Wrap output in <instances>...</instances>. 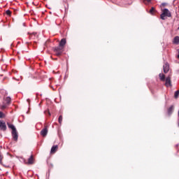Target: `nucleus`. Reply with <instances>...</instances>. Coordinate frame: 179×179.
<instances>
[{
	"label": "nucleus",
	"instance_id": "1",
	"mask_svg": "<svg viewBox=\"0 0 179 179\" xmlns=\"http://www.w3.org/2000/svg\"><path fill=\"white\" fill-rule=\"evenodd\" d=\"M162 13L161 14L160 17L162 20H166V16L167 17H171V13L170 12V10H169V9H162Z\"/></svg>",
	"mask_w": 179,
	"mask_h": 179
},
{
	"label": "nucleus",
	"instance_id": "2",
	"mask_svg": "<svg viewBox=\"0 0 179 179\" xmlns=\"http://www.w3.org/2000/svg\"><path fill=\"white\" fill-rule=\"evenodd\" d=\"M53 51L56 57H61V55H62V52H64V48H61V46H57L53 48Z\"/></svg>",
	"mask_w": 179,
	"mask_h": 179
},
{
	"label": "nucleus",
	"instance_id": "3",
	"mask_svg": "<svg viewBox=\"0 0 179 179\" xmlns=\"http://www.w3.org/2000/svg\"><path fill=\"white\" fill-rule=\"evenodd\" d=\"M165 86L166 87H171V76H169L165 79Z\"/></svg>",
	"mask_w": 179,
	"mask_h": 179
},
{
	"label": "nucleus",
	"instance_id": "4",
	"mask_svg": "<svg viewBox=\"0 0 179 179\" xmlns=\"http://www.w3.org/2000/svg\"><path fill=\"white\" fill-rule=\"evenodd\" d=\"M47 134H48V126H45L41 131V135L43 136V138H45V136H47Z\"/></svg>",
	"mask_w": 179,
	"mask_h": 179
},
{
	"label": "nucleus",
	"instance_id": "5",
	"mask_svg": "<svg viewBox=\"0 0 179 179\" xmlns=\"http://www.w3.org/2000/svg\"><path fill=\"white\" fill-rule=\"evenodd\" d=\"M11 135L13 136V141L17 142V139L19 138V134H17V130H15L14 131H11Z\"/></svg>",
	"mask_w": 179,
	"mask_h": 179
},
{
	"label": "nucleus",
	"instance_id": "6",
	"mask_svg": "<svg viewBox=\"0 0 179 179\" xmlns=\"http://www.w3.org/2000/svg\"><path fill=\"white\" fill-rule=\"evenodd\" d=\"M0 129L1 131H6V123L3 120H0Z\"/></svg>",
	"mask_w": 179,
	"mask_h": 179
},
{
	"label": "nucleus",
	"instance_id": "7",
	"mask_svg": "<svg viewBox=\"0 0 179 179\" xmlns=\"http://www.w3.org/2000/svg\"><path fill=\"white\" fill-rule=\"evenodd\" d=\"M66 44V39L62 38L59 43V47H61L62 48H65Z\"/></svg>",
	"mask_w": 179,
	"mask_h": 179
},
{
	"label": "nucleus",
	"instance_id": "8",
	"mask_svg": "<svg viewBox=\"0 0 179 179\" xmlns=\"http://www.w3.org/2000/svg\"><path fill=\"white\" fill-rule=\"evenodd\" d=\"M164 73H167L170 71V66L169 64H165L163 66Z\"/></svg>",
	"mask_w": 179,
	"mask_h": 179
},
{
	"label": "nucleus",
	"instance_id": "9",
	"mask_svg": "<svg viewBox=\"0 0 179 179\" xmlns=\"http://www.w3.org/2000/svg\"><path fill=\"white\" fill-rule=\"evenodd\" d=\"M58 150V145H53L50 150V154L54 155Z\"/></svg>",
	"mask_w": 179,
	"mask_h": 179
},
{
	"label": "nucleus",
	"instance_id": "10",
	"mask_svg": "<svg viewBox=\"0 0 179 179\" xmlns=\"http://www.w3.org/2000/svg\"><path fill=\"white\" fill-rule=\"evenodd\" d=\"M159 80H161V82H165L166 75L161 73L159 74Z\"/></svg>",
	"mask_w": 179,
	"mask_h": 179
},
{
	"label": "nucleus",
	"instance_id": "11",
	"mask_svg": "<svg viewBox=\"0 0 179 179\" xmlns=\"http://www.w3.org/2000/svg\"><path fill=\"white\" fill-rule=\"evenodd\" d=\"M27 164H34V158L33 157V155H31L28 159Z\"/></svg>",
	"mask_w": 179,
	"mask_h": 179
},
{
	"label": "nucleus",
	"instance_id": "12",
	"mask_svg": "<svg viewBox=\"0 0 179 179\" xmlns=\"http://www.w3.org/2000/svg\"><path fill=\"white\" fill-rule=\"evenodd\" d=\"M29 39L30 40H35V38H37V34L36 33H32L29 34Z\"/></svg>",
	"mask_w": 179,
	"mask_h": 179
},
{
	"label": "nucleus",
	"instance_id": "13",
	"mask_svg": "<svg viewBox=\"0 0 179 179\" xmlns=\"http://www.w3.org/2000/svg\"><path fill=\"white\" fill-rule=\"evenodd\" d=\"M7 125H8V128H10V129H12V131H16V127H15V125L10 124L9 122H7Z\"/></svg>",
	"mask_w": 179,
	"mask_h": 179
},
{
	"label": "nucleus",
	"instance_id": "14",
	"mask_svg": "<svg viewBox=\"0 0 179 179\" xmlns=\"http://www.w3.org/2000/svg\"><path fill=\"white\" fill-rule=\"evenodd\" d=\"M173 111H174V106H171L170 108L168 109V114L169 115H171Z\"/></svg>",
	"mask_w": 179,
	"mask_h": 179
},
{
	"label": "nucleus",
	"instance_id": "15",
	"mask_svg": "<svg viewBox=\"0 0 179 179\" xmlns=\"http://www.w3.org/2000/svg\"><path fill=\"white\" fill-rule=\"evenodd\" d=\"M10 101H11L10 97L7 96L6 99H4L3 103L8 105V104H10Z\"/></svg>",
	"mask_w": 179,
	"mask_h": 179
},
{
	"label": "nucleus",
	"instance_id": "16",
	"mask_svg": "<svg viewBox=\"0 0 179 179\" xmlns=\"http://www.w3.org/2000/svg\"><path fill=\"white\" fill-rule=\"evenodd\" d=\"M173 43L174 44H179V36H176L173 38Z\"/></svg>",
	"mask_w": 179,
	"mask_h": 179
},
{
	"label": "nucleus",
	"instance_id": "17",
	"mask_svg": "<svg viewBox=\"0 0 179 179\" xmlns=\"http://www.w3.org/2000/svg\"><path fill=\"white\" fill-rule=\"evenodd\" d=\"M8 104H6L5 102H3V105L0 106L1 110H5Z\"/></svg>",
	"mask_w": 179,
	"mask_h": 179
},
{
	"label": "nucleus",
	"instance_id": "18",
	"mask_svg": "<svg viewBox=\"0 0 179 179\" xmlns=\"http://www.w3.org/2000/svg\"><path fill=\"white\" fill-rule=\"evenodd\" d=\"M156 12V10L155 9V7H152L151 9L150 10V13L151 15H153Z\"/></svg>",
	"mask_w": 179,
	"mask_h": 179
},
{
	"label": "nucleus",
	"instance_id": "19",
	"mask_svg": "<svg viewBox=\"0 0 179 179\" xmlns=\"http://www.w3.org/2000/svg\"><path fill=\"white\" fill-rule=\"evenodd\" d=\"M178 96H179V90H177L175 94H174V97L175 99H178Z\"/></svg>",
	"mask_w": 179,
	"mask_h": 179
},
{
	"label": "nucleus",
	"instance_id": "20",
	"mask_svg": "<svg viewBox=\"0 0 179 179\" xmlns=\"http://www.w3.org/2000/svg\"><path fill=\"white\" fill-rule=\"evenodd\" d=\"M6 14H7L8 16H11L12 15V12L10 10H7L6 11Z\"/></svg>",
	"mask_w": 179,
	"mask_h": 179
},
{
	"label": "nucleus",
	"instance_id": "21",
	"mask_svg": "<svg viewBox=\"0 0 179 179\" xmlns=\"http://www.w3.org/2000/svg\"><path fill=\"white\" fill-rule=\"evenodd\" d=\"M62 120H63L62 115H60L58 119V121H59V123L60 124V125H61V124H62Z\"/></svg>",
	"mask_w": 179,
	"mask_h": 179
},
{
	"label": "nucleus",
	"instance_id": "22",
	"mask_svg": "<svg viewBox=\"0 0 179 179\" xmlns=\"http://www.w3.org/2000/svg\"><path fill=\"white\" fill-rule=\"evenodd\" d=\"M0 118H5V114L3 112H0Z\"/></svg>",
	"mask_w": 179,
	"mask_h": 179
},
{
	"label": "nucleus",
	"instance_id": "23",
	"mask_svg": "<svg viewBox=\"0 0 179 179\" xmlns=\"http://www.w3.org/2000/svg\"><path fill=\"white\" fill-rule=\"evenodd\" d=\"M151 1H152V0H144V3L148 5V3H150V2H151Z\"/></svg>",
	"mask_w": 179,
	"mask_h": 179
},
{
	"label": "nucleus",
	"instance_id": "24",
	"mask_svg": "<svg viewBox=\"0 0 179 179\" xmlns=\"http://www.w3.org/2000/svg\"><path fill=\"white\" fill-rule=\"evenodd\" d=\"M3 159V157L2 156V154L0 152V163H2Z\"/></svg>",
	"mask_w": 179,
	"mask_h": 179
},
{
	"label": "nucleus",
	"instance_id": "25",
	"mask_svg": "<svg viewBox=\"0 0 179 179\" xmlns=\"http://www.w3.org/2000/svg\"><path fill=\"white\" fill-rule=\"evenodd\" d=\"M162 6H166V3H162Z\"/></svg>",
	"mask_w": 179,
	"mask_h": 179
},
{
	"label": "nucleus",
	"instance_id": "26",
	"mask_svg": "<svg viewBox=\"0 0 179 179\" xmlns=\"http://www.w3.org/2000/svg\"><path fill=\"white\" fill-rule=\"evenodd\" d=\"M178 58H179V55H178Z\"/></svg>",
	"mask_w": 179,
	"mask_h": 179
},
{
	"label": "nucleus",
	"instance_id": "27",
	"mask_svg": "<svg viewBox=\"0 0 179 179\" xmlns=\"http://www.w3.org/2000/svg\"><path fill=\"white\" fill-rule=\"evenodd\" d=\"M178 55H179V50H178Z\"/></svg>",
	"mask_w": 179,
	"mask_h": 179
}]
</instances>
